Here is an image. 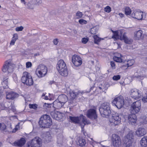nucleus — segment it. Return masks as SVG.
<instances>
[{
  "mask_svg": "<svg viewBox=\"0 0 147 147\" xmlns=\"http://www.w3.org/2000/svg\"><path fill=\"white\" fill-rule=\"evenodd\" d=\"M69 118L72 122L75 123H80L82 128V131L84 129L85 125L90 123V121L87 120L86 117L82 115L77 117L69 116Z\"/></svg>",
  "mask_w": 147,
  "mask_h": 147,
  "instance_id": "obj_1",
  "label": "nucleus"
},
{
  "mask_svg": "<svg viewBox=\"0 0 147 147\" xmlns=\"http://www.w3.org/2000/svg\"><path fill=\"white\" fill-rule=\"evenodd\" d=\"M40 126L42 127L48 128L52 125V121L50 117L45 115L41 117L39 121Z\"/></svg>",
  "mask_w": 147,
  "mask_h": 147,
  "instance_id": "obj_2",
  "label": "nucleus"
},
{
  "mask_svg": "<svg viewBox=\"0 0 147 147\" xmlns=\"http://www.w3.org/2000/svg\"><path fill=\"white\" fill-rule=\"evenodd\" d=\"M57 68L61 75L63 76H67L68 74L66 64L62 59L59 61L57 63Z\"/></svg>",
  "mask_w": 147,
  "mask_h": 147,
  "instance_id": "obj_3",
  "label": "nucleus"
},
{
  "mask_svg": "<svg viewBox=\"0 0 147 147\" xmlns=\"http://www.w3.org/2000/svg\"><path fill=\"white\" fill-rule=\"evenodd\" d=\"M100 113L104 116H108L111 113L110 104L109 102L102 103L99 109Z\"/></svg>",
  "mask_w": 147,
  "mask_h": 147,
  "instance_id": "obj_4",
  "label": "nucleus"
},
{
  "mask_svg": "<svg viewBox=\"0 0 147 147\" xmlns=\"http://www.w3.org/2000/svg\"><path fill=\"white\" fill-rule=\"evenodd\" d=\"M21 80L23 83L27 86H31L33 84L32 76L27 72L25 71L23 73Z\"/></svg>",
  "mask_w": 147,
  "mask_h": 147,
  "instance_id": "obj_5",
  "label": "nucleus"
},
{
  "mask_svg": "<svg viewBox=\"0 0 147 147\" xmlns=\"http://www.w3.org/2000/svg\"><path fill=\"white\" fill-rule=\"evenodd\" d=\"M141 101L138 100L133 102L131 105L129 111L131 114H137L140 111L141 108Z\"/></svg>",
  "mask_w": 147,
  "mask_h": 147,
  "instance_id": "obj_6",
  "label": "nucleus"
},
{
  "mask_svg": "<svg viewBox=\"0 0 147 147\" xmlns=\"http://www.w3.org/2000/svg\"><path fill=\"white\" fill-rule=\"evenodd\" d=\"M111 145L114 147H119L121 146V140L120 137L118 135L113 134L111 138Z\"/></svg>",
  "mask_w": 147,
  "mask_h": 147,
  "instance_id": "obj_7",
  "label": "nucleus"
},
{
  "mask_svg": "<svg viewBox=\"0 0 147 147\" xmlns=\"http://www.w3.org/2000/svg\"><path fill=\"white\" fill-rule=\"evenodd\" d=\"M47 68L46 66L40 65L38 67L36 73L38 76L39 78L44 76L47 73Z\"/></svg>",
  "mask_w": 147,
  "mask_h": 147,
  "instance_id": "obj_8",
  "label": "nucleus"
},
{
  "mask_svg": "<svg viewBox=\"0 0 147 147\" xmlns=\"http://www.w3.org/2000/svg\"><path fill=\"white\" fill-rule=\"evenodd\" d=\"M121 116L117 114H115L112 115L110 119V124L112 126H115L119 125L121 122Z\"/></svg>",
  "mask_w": 147,
  "mask_h": 147,
  "instance_id": "obj_9",
  "label": "nucleus"
},
{
  "mask_svg": "<svg viewBox=\"0 0 147 147\" xmlns=\"http://www.w3.org/2000/svg\"><path fill=\"white\" fill-rule=\"evenodd\" d=\"M113 103L115 104L118 109H121L123 106L124 103L123 96H120L115 98L113 100Z\"/></svg>",
  "mask_w": 147,
  "mask_h": 147,
  "instance_id": "obj_10",
  "label": "nucleus"
},
{
  "mask_svg": "<svg viewBox=\"0 0 147 147\" xmlns=\"http://www.w3.org/2000/svg\"><path fill=\"white\" fill-rule=\"evenodd\" d=\"M41 144V139L38 137H36L30 142L28 147H40Z\"/></svg>",
  "mask_w": 147,
  "mask_h": 147,
  "instance_id": "obj_11",
  "label": "nucleus"
},
{
  "mask_svg": "<svg viewBox=\"0 0 147 147\" xmlns=\"http://www.w3.org/2000/svg\"><path fill=\"white\" fill-rule=\"evenodd\" d=\"M111 30L114 33V35L112 38L116 40L120 39L121 40H122L124 38L123 37V36H125L126 35V33L124 32V30H121L115 31Z\"/></svg>",
  "mask_w": 147,
  "mask_h": 147,
  "instance_id": "obj_12",
  "label": "nucleus"
},
{
  "mask_svg": "<svg viewBox=\"0 0 147 147\" xmlns=\"http://www.w3.org/2000/svg\"><path fill=\"white\" fill-rule=\"evenodd\" d=\"M13 65L10 63L6 61L2 68V70L4 72L7 71L8 72L10 73L13 71Z\"/></svg>",
  "mask_w": 147,
  "mask_h": 147,
  "instance_id": "obj_13",
  "label": "nucleus"
},
{
  "mask_svg": "<svg viewBox=\"0 0 147 147\" xmlns=\"http://www.w3.org/2000/svg\"><path fill=\"white\" fill-rule=\"evenodd\" d=\"M143 12L140 10H136L133 11L131 14V16L138 20H142Z\"/></svg>",
  "mask_w": 147,
  "mask_h": 147,
  "instance_id": "obj_14",
  "label": "nucleus"
},
{
  "mask_svg": "<svg viewBox=\"0 0 147 147\" xmlns=\"http://www.w3.org/2000/svg\"><path fill=\"white\" fill-rule=\"evenodd\" d=\"M72 61L73 64L76 66H80L82 63L81 58L77 55H74L72 56Z\"/></svg>",
  "mask_w": 147,
  "mask_h": 147,
  "instance_id": "obj_15",
  "label": "nucleus"
},
{
  "mask_svg": "<svg viewBox=\"0 0 147 147\" xmlns=\"http://www.w3.org/2000/svg\"><path fill=\"white\" fill-rule=\"evenodd\" d=\"M52 117L57 120H60L62 118L64 115L63 113L59 111H53L51 113Z\"/></svg>",
  "mask_w": 147,
  "mask_h": 147,
  "instance_id": "obj_16",
  "label": "nucleus"
},
{
  "mask_svg": "<svg viewBox=\"0 0 147 147\" xmlns=\"http://www.w3.org/2000/svg\"><path fill=\"white\" fill-rule=\"evenodd\" d=\"M86 115L89 118L93 119H96L97 117L96 111L93 109L89 110L87 111Z\"/></svg>",
  "mask_w": 147,
  "mask_h": 147,
  "instance_id": "obj_17",
  "label": "nucleus"
},
{
  "mask_svg": "<svg viewBox=\"0 0 147 147\" xmlns=\"http://www.w3.org/2000/svg\"><path fill=\"white\" fill-rule=\"evenodd\" d=\"M140 92L136 89H132L131 90L130 95L134 99H138L141 96Z\"/></svg>",
  "mask_w": 147,
  "mask_h": 147,
  "instance_id": "obj_18",
  "label": "nucleus"
},
{
  "mask_svg": "<svg viewBox=\"0 0 147 147\" xmlns=\"http://www.w3.org/2000/svg\"><path fill=\"white\" fill-rule=\"evenodd\" d=\"M142 31L139 30L134 32V38L136 40H140L144 38V35L143 34Z\"/></svg>",
  "mask_w": 147,
  "mask_h": 147,
  "instance_id": "obj_19",
  "label": "nucleus"
},
{
  "mask_svg": "<svg viewBox=\"0 0 147 147\" xmlns=\"http://www.w3.org/2000/svg\"><path fill=\"white\" fill-rule=\"evenodd\" d=\"M25 142L26 141L24 138H22L20 140L14 142L12 145L15 146L22 147L25 144Z\"/></svg>",
  "mask_w": 147,
  "mask_h": 147,
  "instance_id": "obj_20",
  "label": "nucleus"
},
{
  "mask_svg": "<svg viewBox=\"0 0 147 147\" xmlns=\"http://www.w3.org/2000/svg\"><path fill=\"white\" fill-rule=\"evenodd\" d=\"M6 99L13 100L18 96V94L16 93L11 92H6Z\"/></svg>",
  "mask_w": 147,
  "mask_h": 147,
  "instance_id": "obj_21",
  "label": "nucleus"
},
{
  "mask_svg": "<svg viewBox=\"0 0 147 147\" xmlns=\"http://www.w3.org/2000/svg\"><path fill=\"white\" fill-rule=\"evenodd\" d=\"M136 134L138 137H141L145 135L146 132L144 128H139L136 131Z\"/></svg>",
  "mask_w": 147,
  "mask_h": 147,
  "instance_id": "obj_22",
  "label": "nucleus"
},
{
  "mask_svg": "<svg viewBox=\"0 0 147 147\" xmlns=\"http://www.w3.org/2000/svg\"><path fill=\"white\" fill-rule=\"evenodd\" d=\"M128 116V119L129 123L132 124L135 123L137 120V117L136 115V114H131Z\"/></svg>",
  "mask_w": 147,
  "mask_h": 147,
  "instance_id": "obj_23",
  "label": "nucleus"
},
{
  "mask_svg": "<svg viewBox=\"0 0 147 147\" xmlns=\"http://www.w3.org/2000/svg\"><path fill=\"white\" fill-rule=\"evenodd\" d=\"M58 100L64 105L68 100V98L65 94H62L59 95Z\"/></svg>",
  "mask_w": 147,
  "mask_h": 147,
  "instance_id": "obj_24",
  "label": "nucleus"
},
{
  "mask_svg": "<svg viewBox=\"0 0 147 147\" xmlns=\"http://www.w3.org/2000/svg\"><path fill=\"white\" fill-rule=\"evenodd\" d=\"M53 107L55 109H59L62 107L64 105L62 104L58 100H55L53 102Z\"/></svg>",
  "mask_w": 147,
  "mask_h": 147,
  "instance_id": "obj_25",
  "label": "nucleus"
},
{
  "mask_svg": "<svg viewBox=\"0 0 147 147\" xmlns=\"http://www.w3.org/2000/svg\"><path fill=\"white\" fill-rule=\"evenodd\" d=\"M140 144L142 147L147 146V136L143 137L140 140Z\"/></svg>",
  "mask_w": 147,
  "mask_h": 147,
  "instance_id": "obj_26",
  "label": "nucleus"
},
{
  "mask_svg": "<svg viewBox=\"0 0 147 147\" xmlns=\"http://www.w3.org/2000/svg\"><path fill=\"white\" fill-rule=\"evenodd\" d=\"M82 94V92L79 91L76 92L73 91L70 92L69 93L71 99H74L78 95Z\"/></svg>",
  "mask_w": 147,
  "mask_h": 147,
  "instance_id": "obj_27",
  "label": "nucleus"
},
{
  "mask_svg": "<svg viewBox=\"0 0 147 147\" xmlns=\"http://www.w3.org/2000/svg\"><path fill=\"white\" fill-rule=\"evenodd\" d=\"M6 128V127L5 124L4 123H0V129L1 130L4 131H8V132H11V128L10 127L9 128H8L7 129H9V130L8 129L5 130Z\"/></svg>",
  "mask_w": 147,
  "mask_h": 147,
  "instance_id": "obj_28",
  "label": "nucleus"
},
{
  "mask_svg": "<svg viewBox=\"0 0 147 147\" xmlns=\"http://www.w3.org/2000/svg\"><path fill=\"white\" fill-rule=\"evenodd\" d=\"M123 39L122 40H123L124 42L126 44H130L132 43L133 42V40L131 38H128L126 35L125 36H123Z\"/></svg>",
  "mask_w": 147,
  "mask_h": 147,
  "instance_id": "obj_29",
  "label": "nucleus"
},
{
  "mask_svg": "<svg viewBox=\"0 0 147 147\" xmlns=\"http://www.w3.org/2000/svg\"><path fill=\"white\" fill-rule=\"evenodd\" d=\"M124 145L126 147H129L131 146L133 141L129 140H127V138L126 139L124 140Z\"/></svg>",
  "mask_w": 147,
  "mask_h": 147,
  "instance_id": "obj_30",
  "label": "nucleus"
},
{
  "mask_svg": "<svg viewBox=\"0 0 147 147\" xmlns=\"http://www.w3.org/2000/svg\"><path fill=\"white\" fill-rule=\"evenodd\" d=\"M86 144V142L85 140L82 138L79 139L77 144L80 146L83 147Z\"/></svg>",
  "mask_w": 147,
  "mask_h": 147,
  "instance_id": "obj_31",
  "label": "nucleus"
},
{
  "mask_svg": "<svg viewBox=\"0 0 147 147\" xmlns=\"http://www.w3.org/2000/svg\"><path fill=\"white\" fill-rule=\"evenodd\" d=\"M121 54L118 53L117 54V56H115L113 59L115 61L118 62H121L122 61V60L121 58Z\"/></svg>",
  "mask_w": 147,
  "mask_h": 147,
  "instance_id": "obj_32",
  "label": "nucleus"
},
{
  "mask_svg": "<svg viewBox=\"0 0 147 147\" xmlns=\"http://www.w3.org/2000/svg\"><path fill=\"white\" fill-rule=\"evenodd\" d=\"M127 139L129 140L133 141V134L132 132L129 133L124 138V139Z\"/></svg>",
  "mask_w": 147,
  "mask_h": 147,
  "instance_id": "obj_33",
  "label": "nucleus"
},
{
  "mask_svg": "<svg viewBox=\"0 0 147 147\" xmlns=\"http://www.w3.org/2000/svg\"><path fill=\"white\" fill-rule=\"evenodd\" d=\"M98 27L97 26L91 28L90 30L91 33L92 34H96L98 32Z\"/></svg>",
  "mask_w": 147,
  "mask_h": 147,
  "instance_id": "obj_34",
  "label": "nucleus"
},
{
  "mask_svg": "<svg viewBox=\"0 0 147 147\" xmlns=\"http://www.w3.org/2000/svg\"><path fill=\"white\" fill-rule=\"evenodd\" d=\"M93 36L94 39V43L98 44L100 41L101 39L98 37L97 35H94Z\"/></svg>",
  "mask_w": 147,
  "mask_h": 147,
  "instance_id": "obj_35",
  "label": "nucleus"
},
{
  "mask_svg": "<svg viewBox=\"0 0 147 147\" xmlns=\"http://www.w3.org/2000/svg\"><path fill=\"white\" fill-rule=\"evenodd\" d=\"M125 12L126 15H130L131 14V11L129 7H126L125 8Z\"/></svg>",
  "mask_w": 147,
  "mask_h": 147,
  "instance_id": "obj_36",
  "label": "nucleus"
},
{
  "mask_svg": "<svg viewBox=\"0 0 147 147\" xmlns=\"http://www.w3.org/2000/svg\"><path fill=\"white\" fill-rule=\"evenodd\" d=\"M134 60L133 59H131L127 61V67L126 68V69L128 67L133 65L134 63Z\"/></svg>",
  "mask_w": 147,
  "mask_h": 147,
  "instance_id": "obj_37",
  "label": "nucleus"
},
{
  "mask_svg": "<svg viewBox=\"0 0 147 147\" xmlns=\"http://www.w3.org/2000/svg\"><path fill=\"white\" fill-rule=\"evenodd\" d=\"M83 14L82 12L78 11L76 15V18L77 19H79L82 17Z\"/></svg>",
  "mask_w": 147,
  "mask_h": 147,
  "instance_id": "obj_38",
  "label": "nucleus"
},
{
  "mask_svg": "<svg viewBox=\"0 0 147 147\" xmlns=\"http://www.w3.org/2000/svg\"><path fill=\"white\" fill-rule=\"evenodd\" d=\"M26 5V7L28 9H32L34 7L30 2H29L26 5Z\"/></svg>",
  "mask_w": 147,
  "mask_h": 147,
  "instance_id": "obj_39",
  "label": "nucleus"
},
{
  "mask_svg": "<svg viewBox=\"0 0 147 147\" xmlns=\"http://www.w3.org/2000/svg\"><path fill=\"white\" fill-rule=\"evenodd\" d=\"M8 78L4 79L2 83V85L3 87H6V86H7L8 84Z\"/></svg>",
  "mask_w": 147,
  "mask_h": 147,
  "instance_id": "obj_40",
  "label": "nucleus"
},
{
  "mask_svg": "<svg viewBox=\"0 0 147 147\" xmlns=\"http://www.w3.org/2000/svg\"><path fill=\"white\" fill-rule=\"evenodd\" d=\"M29 106L30 109H36L38 107L37 105L36 104H30Z\"/></svg>",
  "mask_w": 147,
  "mask_h": 147,
  "instance_id": "obj_41",
  "label": "nucleus"
},
{
  "mask_svg": "<svg viewBox=\"0 0 147 147\" xmlns=\"http://www.w3.org/2000/svg\"><path fill=\"white\" fill-rule=\"evenodd\" d=\"M79 23L80 24H86L87 23V22L86 20L83 19H81L79 20L78 21Z\"/></svg>",
  "mask_w": 147,
  "mask_h": 147,
  "instance_id": "obj_42",
  "label": "nucleus"
},
{
  "mask_svg": "<svg viewBox=\"0 0 147 147\" xmlns=\"http://www.w3.org/2000/svg\"><path fill=\"white\" fill-rule=\"evenodd\" d=\"M88 40V38H82L81 41L82 43L85 44L87 43Z\"/></svg>",
  "mask_w": 147,
  "mask_h": 147,
  "instance_id": "obj_43",
  "label": "nucleus"
},
{
  "mask_svg": "<svg viewBox=\"0 0 147 147\" xmlns=\"http://www.w3.org/2000/svg\"><path fill=\"white\" fill-rule=\"evenodd\" d=\"M111 11V8L110 7L107 6L105 8V11L109 13Z\"/></svg>",
  "mask_w": 147,
  "mask_h": 147,
  "instance_id": "obj_44",
  "label": "nucleus"
},
{
  "mask_svg": "<svg viewBox=\"0 0 147 147\" xmlns=\"http://www.w3.org/2000/svg\"><path fill=\"white\" fill-rule=\"evenodd\" d=\"M121 76L119 75L114 76L113 78V79L114 80H118L120 79Z\"/></svg>",
  "mask_w": 147,
  "mask_h": 147,
  "instance_id": "obj_45",
  "label": "nucleus"
},
{
  "mask_svg": "<svg viewBox=\"0 0 147 147\" xmlns=\"http://www.w3.org/2000/svg\"><path fill=\"white\" fill-rule=\"evenodd\" d=\"M24 29V27L22 26L18 27L15 28L17 32L21 31L23 30Z\"/></svg>",
  "mask_w": 147,
  "mask_h": 147,
  "instance_id": "obj_46",
  "label": "nucleus"
},
{
  "mask_svg": "<svg viewBox=\"0 0 147 147\" xmlns=\"http://www.w3.org/2000/svg\"><path fill=\"white\" fill-rule=\"evenodd\" d=\"M18 35L17 34H13V37L12 39L16 41V40L18 39Z\"/></svg>",
  "mask_w": 147,
  "mask_h": 147,
  "instance_id": "obj_47",
  "label": "nucleus"
},
{
  "mask_svg": "<svg viewBox=\"0 0 147 147\" xmlns=\"http://www.w3.org/2000/svg\"><path fill=\"white\" fill-rule=\"evenodd\" d=\"M146 96L143 97L142 99V100L144 102H147V93L146 94Z\"/></svg>",
  "mask_w": 147,
  "mask_h": 147,
  "instance_id": "obj_48",
  "label": "nucleus"
},
{
  "mask_svg": "<svg viewBox=\"0 0 147 147\" xmlns=\"http://www.w3.org/2000/svg\"><path fill=\"white\" fill-rule=\"evenodd\" d=\"M26 67L27 68L31 67L32 66V63L30 62H27L26 63Z\"/></svg>",
  "mask_w": 147,
  "mask_h": 147,
  "instance_id": "obj_49",
  "label": "nucleus"
},
{
  "mask_svg": "<svg viewBox=\"0 0 147 147\" xmlns=\"http://www.w3.org/2000/svg\"><path fill=\"white\" fill-rule=\"evenodd\" d=\"M111 65L113 69H114L115 68V64L114 62L111 61Z\"/></svg>",
  "mask_w": 147,
  "mask_h": 147,
  "instance_id": "obj_50",
  "label": "nucleus"
},
{
  "mask_svg": "<svg viewBox=\"0 0 147 147\" xmlns=\"http://www.w3.org/2000/svg\"><path fill=\"white\" fill-rule=\"evenodd\" d=\"M36 2V0H32L30 1L29 2L32 5L33 7H34L35 6V5H36V4L35 3V2Z\"/></svg>",
  "mask_w": 147,
  "mask_h": 147,
  "instance_id": "obj_51",
  "label": "nucleus"
},
{
  "mask_svg": "<svg viewBox=\"0 0 147 147\" xmlns=\"http://www.w3.org/2000/svg\"><path fill=\"white\" fill-rule=\"evenodd\" d=\"M53 43L55 45H57L59 42V40L57 38L54 39L53 40Z\"/></svg>",
  "mask_w": 147,
  "mask_h": 147,
  "instance_id": "obj_52",
  "label": "nucleus"
},
{
  "mask_svg": "<svg viewBox=\"0 0 147 147\" xmlns=\"http://www.w3.org/2000/svg\"><path fill=\"white\" fill-rule=\"evenodd\" d=\"M36 1L35 3L36 5H39L42 3V1L41 0H36Z\"/></svg>",
  "mask_w": 147,
  "mask_h": 147,
  "instance_id": "obj_53",
  "label": "nucleus"
},
{
  "mask_svg": "<svg viewBox=\"0 0 147 147\" xmlns=\"http://www.w3.org/2000/svg\"><path fill=\"white\" fill-rule=\"evenodd\" d=\"M16 41L12 39L10 43V45H14Z\"/></svg>",
  "mask_w": 147,
  "mask_h": 147,
  "instance_id": "obj_54",
  "label": "nucleus"
},
{
  "mask_svg": "<svg viewBox=\"0 0 147 147\" xmlns=\"http://www.w3.org/2000/svg\"><path fill=\"white\" fill-rule=\"evenodd\" d=\"M136 77L137 78H138L140 79H143V78H144L143 76H139L138 75L137 76H136Z\"/></svg>",
  "mask_w": 147,
  "mask_h": 147,
  "instance_id": "obj_55",
  "label": "nucleus"
},
{
  "mask_svg": "<svg viewBox=\"0 0 147 147\" xmlns=\"http://www.w3.org/2000/svg\"><path fill=\"white\" fill-rule=\"evenodd\" d=\"M144 120L142 122L146 124L147 122V118L146 117H144Z\"/></svg>",
  "mask_w": 147,
  "mask_h": 147,
  "instance_id": "obj_56",
  "label": "nucleus"
},
{
  "mask_svg": "<svg viewBox=\"0 0 147 147\" xmlns=\"http://www.w3.org/2000/svg\"><path fill=\"white\" fill-rule=\"evenodd\" d=\"M119 15L120 16L121 18H123L124 16V14L122 13H119Z\"/></svg>",
  "mask_w": 147,
  "mask_h": 147,
  "instance_id": "obj_57",
  "label": "nucleus"
},
{
  "mask_svg": "<svg viewBox=\"0 0 147 147\" xmlns=\"http://www.w3.org/2000/svg\"><path fill=\"white\" fill-rule=\"evenodd\" d=\"M18 127V125H16V128L15 129H13V130L12 131V132H15L16 131L17 129V127Z\"/></svg>",
  "mask_w": 147,
  "mask_h": 147,
  "instance_id": "obj_58",
  "label": "nucleus"
},
{
  "mask_svg": "<svg viewBox=\"0 0 147 147\" xmlns=\"http://www.w3.org/2000/svg\"><path fill=\"white\" fill-rule=\"evenodd\" d=\"M25 0H21L22 3H23L25 5H26V2L25 1Z\"/></svg>",
  "mask_w": 147,
  "mask_h": 147,
  "instance_id": "obj_59",
  "label": "nucleus"
},
{
  "mask_svg": "<svg viewBox=\"0 0 147 147\" xmlns=\"http://www.w3.org/2000/svg\"><path fill=\"white\" fill-rule=\"evenodd\" d=\"M39 55V54L38 53H36L34 54V56H38Z\"/></svg>",
  "mask_w": 147,
  "mask_h": 147,
  "instance_id": "obj_60",
  "label": "nucleus"
},
{
  "mask_svg": "<svg viewBox=\"0 0 147 147\" xmlns=\"http://www.w3.org/2000/svg\"><path fill=\"white\" fill-rule=\"evenodd\" d=\"M54 82L53 81H51L49 83V84H52Z\"/></svg>",
  "mask_w": 147,
  "mask_h": 147,
  "instance_id": "obj_61",
  "label": "nucleus"
},
{
  "mask_svg": "<svg viewBox=\"0 0 147 147\" xmlns=\"http://www.w3.org/2000/svg\"><path fill=\"white\" fill-rule=\"evenodd\" d=\"M45 100H48L49 99L47 96H46L45 97Z\"/></svg>",
  "mask_w": 147,
  "mask_h": 147,
  "instance_id": "obj_62",
  "label": "nucleus"
},
{
  "mask_svg": "<svg viewBox=\"0 0 147 147\" xmlns=\"http://www.w3.org/2000/svg\"><path fill=\"white\" fill-rule=\"evenodd\" d=\"M2 96V94L0 93V98H1Z\"/></svg>",
  "mask_w": 147,
  "mask_h": 147,
  "instance_id": "obj_63",
  "label": "nucleus"
},
{
  "mask_svg": "<svg viewBox=\"0 0 147 147\" xmlns=\"http://www.w3.org/2000/svg\"><path fill=\"white\" fill-rule=\"evenodd\" d=\"M69 107V111H71V110L72 109V108L71 107Z\"/></svg>",
  "mask_w": 147,
  "mask_h": 147,
  "instance_id": "obj_64",
  "label": "nucleus"
}]
</instances>
